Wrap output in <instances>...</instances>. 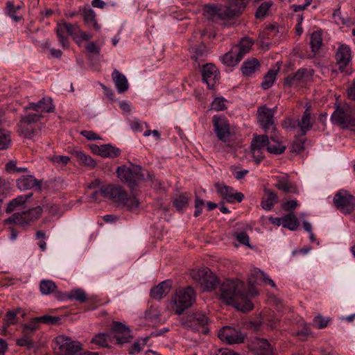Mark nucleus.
<instances>
[{"label":"nucleus","instance_id":"obj_12","mask_svg":"<svg viewBox=\"0 0 355 355\" xmlns=\"http://www.w3.org/2000/svg\"><path fill=\"white\" fill-rule=\"evenodd\" d=\"M277 112V107L269 108L266 105H262L257 109V121L260 127L265 131L272 129L276 130L275 125V114Z\"/></svg>","mask_w":355,"mask_h":355},{"label":"nucleus","instance_id":"obj_61","mask_svg":"<svg viewBox=\"0 0 355 355\" xmlns=\"http://www.w3.org/2000/svg\"><path fill=\"white\" fill-rule=\"evenodd\" d=\"M329 320L323 318L321 315H316L313 319L314 324L318 329H323L328 324Z\"/></svg>","mask_w":355,"mask_h":355},{"label":"nucleus","instance_id":"obj_39","mask_svg":"<svg viewBox=\"0 0 355 355\" xmlns=\"http://www.w3.org/2000/svg\"><path fill=\"white\" fill-rule=\"evenodd\" d=\"M57 286L54 282L49 279H42L40 283V291L44 295L56 293Z\"/></svg>","mask_w":355,"mask_h":355},{"label":"nucleus","instance_id":"obj_44","mask_svg":"<svg viewBox=\"0 0 355 355\" xmlns=\"http://www.w3.org/2000/svg\"><path fill=\"white\" fill-rule=\"evenodd\" d=\"M277 74V70L270 69L263 77L261 87L265 90L270 88L276 80Z\"/></svg>","mask_w":355,"mask_h":355},{"label":"nucleus","instance_id":"obj_24","mask_svg":"<svg viewBox=\"0 0 355 355\" xmlns=\"http://www.w3.org/2000/svg\"><path fill=\"white\" fill-rule=\"evenodd\" d=\"M286 150V146L282 144L276 130H272V134L268 138L267 150L270 153L280 155Z\"/></svg>","mask_w":355,"mask_h":355},{"label":"nucleus","instance_id":"obj_60","mask_svg":"<svg viewBox=\"0 0 355 355\" xmlns=\"http://www.w3.org/2000/svg\"><path fill=\"white\" fill-rule=\"evenodd\" d=\"M160 314L159 311L155 309H150L147 310L145 313V318L157 321L159 320Z\"/></svg>","mask_w":355,"mask_h":355},{"label":"nucleus","instance_id":"obj_6","mask_svg":"<svg viewBox=\"0 0 355 355\" xmlns=\"http://www.w3.org/2000/svg\"><path fill=\"white\" fill-rule=\"evenodd\" d=\"M208 320V318L205 314L197 312L183 317L182 324L187 329L207 334L209 333Z\"/></svg>","mask_w":355,"mask_h":355},{"label":"nucleus","instance_id":"obj_45","mask_svg":"<svg viewBox=\"0 0 355 355\" xmlns=\"http://www.w3.org/2000/svg\"><path fill=\"white\" fill-rule=\"evenodd\" d=\"M272 5L273 3L272 1H267L263 2L256 10L255 17L257 19L265 18L268 15L269 10Z\"/></svg>","mask_w":355,"mask_h":355},{"label":"nucleus","instance_id":"obj_16","mask_svg":"<svg viewBox=\"0 0 355 355\" xmlns=\"http://www.w3.org/2000/svg\"><path fill=\"white\" fill-rule=\"evenodd\" d=\"M225 8V6L207 5L203 9V14L208 19L218 23L220 20L230 19Z\"/></svg>","mask_w":355,"mask_h":355},{"label":"nucleus","instance_id":"obj_35","mask_svg":"<svg viewBox=\"0 0 355 355\" xmlns=\"http://www.w3.org/2000/svg\"><path fill=\"white\" fill-rule=\"evenodd\" d=\"M277 201V195L272 191L266 190V196L262 198L261 202V206L264 210L270 211Z\"/></svg>","mask_w":355,"mask_h":355},{"label":"nucleus","instance_id":"obj_29","mask_svg":"<svg viewBox=\"0 0 355 355\" xmlns=\"http://www.w3.org/2000/svg\"><path fill=\"white\" fill-rule=\"evenodd\" d=\"M112 78L119 93H124L128 89L129 85L126 77L118 70L113 71Z\"/></svg>","mask_w":355,"mask_h":355},{"label":"nucleus","instance_id":"obj_59","mask_svg":"<svg viewBox=\"0 0 355 355\" xmlns=\"http://www.w3.org/2000/svg\"><path fill=\"white\" fill-rule=\"evenodd\" d=\"M17 344L20 347H25L28 349L32 348L33 345L32 340L28 336V335H25V336L17 339Z\"/></svg>","mask_w":355,"mask_h":355},{"label":"nucleus","instance_id":"obj_33","mask_svg":"<svg viewBox=\"0 0 355 355\" xmlns=\"http://www.w3.org/2000/svg\"><path fill=\"white\" fill-rule=\"evenodd\" d=\"M259 62L257 58H251L243 62L241 67L242 73L245 76H250L259 69Z\"/></svg>","mask_w":355,"mask_h":355},{"label":"nucleus","instance_id":"obj_9","mask_svg":"<svg viewBox=\"0 0 355 355\" xmlns=\"http://www.w3.org/2000/svg\"><path fill=\"white\" fill-rule=\"evenodd\" d=\"M214 130L219 141L226 147L232 148L233 143L230 140L231 133L227 120L222 116L214 115L213 117Z\"/></svg>","mask_w":355,"mask_h":355},{"label":"nucleus","instance_id":"obj_5","mask_svg":"<svg viewBox=\"0 0 355 355\" xmlns=\"http://www.w3.org/2000/svg\"><path fill=\"white\" fill-rule=\"evenodd\" d=\"M331 121L342 128H348L355 125V114L349 105H338L331 116Z\"/></svg>","mask_w":355,"mask_h":355},{"label":"nucleus","instance_id":"obj_13","mask_svg":"<svg viewBox=\"0 0 355 355\" xmlns=\"http://www.w3.org/2000/svg\"><path fill=\"white\" fill-rule=\"evenodd\" d=\"M334 203L341 212L349 214L355 209V196L345 190H340L335 195Z\"/></svg>","mask_w":355,"mask_h":355},{"label":"nucleus","instance_id":"obj_52","mask_svg":"<svg viewBox=\"0 0 355 355\" xmlns=\"http://www.w3.org/2000/svg\"><path fill=\"white\" fill-rule=\"evenodd\" d=\"M10 135L8 131L0 129V150L6 149L10 145Z\"/></svg>","mask_w":355,"mask_h":355},{"label":"nucleus","instance_id":"obj_58","mask_svg":"<svg viewBox=\"0 0 355 355\" xmlns=\"http://www.w3.org/2000/svg\"><path fill=\"white\" fill-rule=\"evenodd\" d=\"M230 171H231L233 176L236 180L243 179L249 173V171L246 170V169L238 170V167H236L235 166H231Z\"/></svg>","mask_w":355,"mask_h":355},{"label":"nucleus","instance_id":"obj_3","mask_svg":"<svg viewBox=\"0 0 355 355\" xmlns=\"http://www.w3.org/2000/svg\"><path fill=\"white\" fill-rule=\"evenodd\" d=\"M116 172L117 177L130 187H133L139 181L150 179V173L138 165L120 166Z\"/></svg>","mask_w":355,"mask_h":355},{"label":"nucleus","instance_id":"obj_57","mask_svg":"<svg viewBox=\"0 0 355 355\" xmlns=\"http://www.w3.org/2000/svg\"><path fill=\"white\" fill-rule=\"evenodd\" d=\"M225 100L222 97L216 98L211 103V109L216 111H221L226 109Z\"/></svg>","mask_w":355,"mask_h":355},{"label":"nucleus","instance_id":"obj_64","mask_svg":"<svg viewBox=\"0 0 355 355\" xmlns=\"http://www.w3.org/2000/svg\"><path fill=\"white\" fill-rule=\"evenodd\" d=\"M297 206V201L296 200H287L282 205V209L286 211H291L294 210Z\"/></svg>","mask_w":355,"mask_h":355},{"label":"nucleus","instance_id":"obj_55","mask_svg":"<svg viewBox=\"0 0 355 355\" xmlns=\"http://www.w3.org/2000/svg\"><path fill=\"white\" fill-rule=\"evenodd\" d=\"M20 309L16 311H8L5 315L4 321L6 322V327H8L11 324H15L18 322L17 314Z\"/></svg>","mask_w":355,"mask_h":355},{"label":"nucleus","instance_id":"obj_38","mask_svg":"<svg viewBox=\"0 0 355 355\" xmlns=\"http://www.w3.org/2000/svg\"><path fill=\"white\" fill-rule=\"evenodd\" d=\"M298 126L300 128V132L302 135L311 128L312 123H311V112L309 108H306L300 121L298 122Z\"/></svg>","mask_w":355,"mask_h":355},{"label":"nucleus","instance_id":"obj_34","mask_svg":"<svg viewBox=\"0 0 355 355\" xmlns=\"http://www.w3.org/2000/svg\"><path fill=\"white\" fill-rule=\"evenodd\" d=\"M236 50V49L232 47L230 51L223 55L220 58L222 62L229 67L236 65L242 58Z\"/></svg>","mask_w":355,"mask_h":355},{"label":"nucleus","instance_id":"obj_23","mask_svg":"<svg viewBox=\"0 0 355 355\" xmlns=\"http://www.w3.org/2000/svg\"><path fill=\"white\" fill-rule=\"evenodd\" d=\"M81 14L87 26L92 27L97 31H100L101 26L97 22L96 15L89 6H85L81 10Z\"/></svg>","mask_w":355,"mask_h":355},{"label":"nucleus","instance_id":"obj_31","mask_svg":"<svg viewBox=\"0 0 355 355\" xmlns=\"http://www.w3.org/2000/svg\"><path fill=\"white\" fill-rule=\"evenodd\" d=\"M277 220H281V223H278V225H281L283 227L291 231L297 230L300 225L296 216L293 213H289L282 218H278Z\"/></svg>","mask_w":355,"mask_h":355},{"label":"nucleus","instance_id":"obj_26","mask_svg":"<svg viewBox=\"0 0 355 355\" xmlns=\"http://www.w3.org/2000/svg\"><path fill=\"white\" fill-rule=\"evenodd\" d=\"M17 187L21 191L31 189L40 186V182L33 175H22L17 180Z\"/></svg>","mask_w":355,"mask_h":355},{"label":"nucleus","instance_id":"obj_15","mask_svg":"<svg viewBox=\"0 0 355 355\" xmlns=\"http://www.w3.org/2000/svg\"><path fill=\"white\" fill-rule=\"evenodd\" d=\"M110 334L117 344L128 343L131 338L129 329L120 322H113Z\"/></svg>","mask_w":355,"mask_h":355},{"label":"nucleus","instance_id":"obj_54","mask_svg":"<svg viewBox=\"0 0 355 355\" xmlns=\"http://www.w3.org/2000/svg\"><path fill=\"white\" fill-rule=\"evenodd\" d=\"M40 321L37 320V318H35L23 326V333L25 335L35 331L39 327Z\"/></svg>","mask_w":355,"mask_h":355},{"label":"nucleus","instance_id":"obj_20","mask_svg":"<svg viewBox=\"0 0 355 355\" xmlns=\"http://www.w3.org/2000/svg\"><path fill=\"white\" fill-rule=\"evenodd\" d=\"M311 76L306 69H300L295 74L288 76L285 78V84L289 87H297L302 85Z\"/></svg>","mask_w":355,"mask_h":355},{"label":"nucleus","instance_id":"obj_25","mask_svg":"<svg viewBox=\"0 0 355 355\" xmlns=\"http://www.w3.org/2000/svg\"><path fill=\"white\" fill-rule=\"evenodd\" d=\"M26 109L33 110L37 112H51L54 110V106L53 105L52 100L51 98H43L36 103H30L28 106L26 107Z\"/></svg>","mask_w":355,"mask_h":355},{"label":"nucleus","instance_id":"obj_17","mask_svg":"<svg viewBox=\"0 0 355 355\" xmlns=\"http://www.w3.org/2000/svg\"><path fill=\"white\" fill-rule=\"evenodd\" d=\"M250 347L255 355H275L271 345L265 338H252L250 343Z\"/></svg>","mask_w":355,"mask_h":355},{"label":"nucleus","instance_id":"obj_56","mask_svg":"<svg viewBox=\"0 0 355 355\" xmlns=\"http://www.w3.org/2000/svg\"><path fill=\"white\" fill-rule=\"evenodd\" d=\"M236 239L242 245H246L251 248L250 245V238L248 234L245 232H236L234 234Z\"/></svg>","mask_w":355,"mask_h":355},{"label":"nucleus","instance_id":"obj_49","mask_svg":"<svg viewBox=\"0 0 355 355\" xmlns=\"http://www.w3.org/2000/svg\"><path fill=\"white\" fill-rule=\"evenodd\" d=\"M63 28L67 31V34L71 36L75 40L78 33H80V27L76 24H70L65 21L59 22Z\"/></svg>","mask_w":355,"mask_h":355},{"label":"nucleus","instance_id":"obj_2","mask_svg":"<svg viewBox=\"0 0 355 355\" xmlns=\"http://www.w3.org/2000/svg\"><path fill=\"white\" fill-rule=\"evenodd\" d=\"M101 193L103 197L112 200L118 206L128 210H132L139 205V200L135 196L128 195L121 186L109 184L102 187Z\"/></svg>","mask_w":355,"mask_h":355},{"label":"nucleus","instance_id":"obj_22","mask_svg":"<svg viewBox=\"0 0 355 355\" xmlns=\"http://www.w3.org/2000/svg\"><path fill=\"white\" fill-rule=\"evenodd\" d=\"M172 287L171 280H165L157 286L153 287L150 290V297L155 300H161L169 293Z\"/></svg>","mask_w":355,"mask_h":355},{"label":"nucleus","instance_id":"obj_8","mask_svg":"<svg viewBox=\"0 0 355 355\" xmlns=\"http://www.w3.org/2000/svg\"><path fill=\"white\" fill-rule=\"evenodd\" d=\"M41 118L42 115L39 114H29L23 116L18 124L20 134L26 138H33L38 132L37 122Z\"/></svg>","mask_w":355,"mask_h":355},{"label":"nucleus","instance_id":"obj_63","mask_svg":"<svg viewBox=\"0 0 355 355\" xmlns=\"http://www.w3.org/2000/svg\"><path fill=\"white\" fill-rule=\"evenodd\" d=\"M334 18L335 19V21L340 24H343L346 26H349L352 23V21L348 17H342L340 16V12L338 10L334 14Z\"/></svg>","mask_w":355,"mask_h":355},{"label":"nucleus","instance_id":"obj_42","mask_svg":"<svg viewBox=\"0 0 355 355\" xmlns=\"http://www.w3.org/2000/svg\"><path fill=\"white\" fill-rule=\"evenodd\" d=\"M310 44L313 52L319 51L322 44V34L320 31L313 32L311 35Z\"/></svg>","mask_w":355,"mask_h":355},{"label":"nucleus","instance_id":"obj_10","mask_svg":"<svg viewBox=\"0 0 355 355\" xmlns=\"http://www.w3.org/2000/svg\"><path fill=\"white\" fill-rule=\"evenodd\" d=\"M191 275L196 282L201 285L204 291L214 290L218 284L217 278L208 268L193 270Z\"/></svg>","mask_w":355,"mask_h":355},{"label":"nucleus","instance_id":"obj_47","mask_svg":"<svg viewBox=\"0 0 355 355\" xmlns=\"http://www.w3.org/2000/svg\"><path fill=\"white\" fill-rule=\"evenodd\" d=\"M194 54L192 55V59L194 60L198 65L200 66V62L205 60V58L208 54L207 48L205 46H200L194 49Z\"/></svg>","mask_w":355,"mask_h":355},{"label":"nucleus","instance_id":"obj_19","mask_svg":"<svg viewBox=\"0 0 355 355\" xmlns=\"http://www.w3.org/2000/svg\"><path fill=\"white\" fill-rule=\"evenodd\" d=\"M352 55L350 48L345 44L340 45L336 53V63L339 69L343 71L351 62Z\"/></svg>","mask_w":355,"mask_h":355},{"label":"nucleus","instance_id":"obj_21","mask_svg":"<svg viewBox=\"0 0 355 355\" xmlns=\"http://www.w3.org/2000/svg\"><path fill=\"white\" fill-rule=\"evenodd\" d=\"M218 71L215 65L206 64L202 69L203 81L206 83L209 88L214 86L218 78Z\"/></svg>","mask_w":355,"mask_h":355},{"label":"nucleus","instance_id":"obj_7","mask_svg":"<svg viewBox=\"0 0 355 355\" xmlns=\"http://www.w3.org/2000/svg\"><path fill=\"white\" fill-rule=\"evenodd\" d=\"M53 348L57 355H73L81 349V345L69 337L60 335L55 338Z\"/></svg>","mask_w":355,"mask_h":355},{"label":"nucleus","instance_id":"obj_28","mask_svg":"<svg viewBox=\"0 0 355 355\" xmlns=\"http://www.w3.org/2000/svg\"><path fill=\"white\" fill-rule=\"evenodd\" d=\"M248 0H230V6H225L230 18L239 15L245 8Z\"/></svg>","mask_w":355,"mask_h":355},{"label":"nucleus","instance_id":"obj_40","mask_svg":"<svg viewBox=\"0 0 355 355\" xmlns=\"http://www.w3.org/2000/svg\"><path fill=\"white\" fill-rule=\"evenodd\" d=\"M73 154L76 156L78 162L80 164H83L91 168H93L96 166V162L94 159L92 158L89 155L84 153L82 150H74L73 151Z\"/></svg>","mask_w":355,"mask_h":355},{"label":"nucleus","instance_id":"obj_50","mask_svg":"<svg viewBox=\"0 0 355 355\" xmlns=\"http://www.w3.org/2000/svg\"><path fill=\"white\" fill-rule=\"evenodd\" d=\"M189 201L188 194L187 193L180 194L173 201L175 207L180 211L187 206Z\"/></svg>","mask_w":355,"mask_h":355},{"label":"nucleus","instance_id":"obj_32","mask_svg":"<svg viewBox=\"0 0 355 355\" xmlns=\"http://www.w3.org/2000/svg\"><path fill=\"white\" fill-rule=\"evenodd\" d=\"M32 193L26 195H20L18 196L17 198L12 199L8 202L7 207L6 209V212L7 214L11 213L13 211H15L17 208L23 206L28 201V200L32 197Z\"/></svg>","mask_w":355,"mask_h":355},{"label":"nucleus","instance_id":"obj_53","mask_svg":"<svg viewBox=\"0 0 355 355\" xmlns=\"http://www.w3.org/2000/svg\"><path fill=\"white\" fill-rule=\"evenodd\" d=\"M19 8V6H15L11 1L6 3V13L15 21H19L21 19V17L17 15V12Z\"/></svg>","mask_w":355,"mask_h":355},{"label":"nucleus","instance_id":"obj_18","mask_svg":"<svg viewBox=\"0 0 355 355\" xmlns=\"http://www.w3.org/2000/svg\"><path fill=\"white\" fill-rule=\"evenodd\" d=\"M216 187L218 193L230 203L241 202L244 199V195L241 192H237L232 187L216 184Z\"/></svg>","mask_w":355,"mask_h":355},{"label":"nucleus","instance_id":"obj_41","mask_svg":"<svg viewBox=\"0 0 355 355\" xmlns=\"http://www.w3.org/2000/svg\"><path fill=\"white\" fill-rule=\"evenodd\" d=\"M113 339V337L111 336V334H105V333H100L97 335H96L92 338V343H94L100 347H109V342H112Z\"/></svg>","mask_w":355,"mask_h":355},{"label":"nucleus","instance_id":"obj_11","mask_svg":"<svg viewBox=\"0 0 355 355\" xmlns=\"http://www.w3.org/2000/svg\"><path fill=\"white\" fill-rule=\"evenodd\" d=\"M42 212V208L40 207H36L21 213H15L10 217L5 220V223L17 225H28L38 219Z\"/></svg>","mask_w":355,"mask_h":355},{"label":"nucleus","instance_id":"obj_43","mask_svg":"<svg viewBox=\"0 0 355 355\" xmlns=\"http://www.w3.org/2000/svg\"><path fill=\"white\" fill-rule=\"evenodd\" d=\"M57 37L63 49H67L69 46V42L67 37V33L58 22L55 28Z\"/></svg>","mask_w":355,"mask_h":355},{"label":"nucleus","instance_id":"obj_37","mask_svg":"<svg viewBox=\"0 0 355 355\" xmlns=\"http://www.w3.org/2000/svg\"><path fill=\"white\" fill-rule=\"evenodd\" d=\"M268 138L267 135H258L253 139L251 146L254 154L256 151H260L263 149L267 150Z\"/></svg>","mask_w":355,"mask_h":355},{"label":"nucleus","instance_id":"obj_48","mask_svg":"<svg viewBox=\"0 0 355 355\" xmlns=\"http://www.w3.org/2000/svg\"><path fill=\"white\" fill-rule=\"evenodd\" d=\"M265 274L266 273L261 271L260 269L254 268L251 272V277L249 278L248 283L250 285V288L248 291H250L252 288H254L257 292V291L254 287V284L257 283V280L262 279Z\"/></svg>","mask_w":355,"mask_h":355},{"label":"nucleus","instance_id":"obj_1","mask_svg":"<svg viewBox=\"0 0 355 355\" xmlns=\"http://www.w3.org/2000/svg\"><path fill=\"white\" fill-rule=\"evenodd\" d=\"M242 282L227 279L220 288V297L227 304H232L243 311H249L253 309L251 298L258 295V292L254 288L250 291H242Z\"/></svg>","mask_w":355,"mask_h":355},{"label":"nucleus","instance_id":"obj_14","mask_svg":"<svg viewBox=\"0 0 355 355\" xmlns=\"http://www.w3.org/2000/svg\"><path fill=\"white\" fill-rule=\"evenodd\" d=\"M218 337L221 340L231 345L242 343L245 338V336L240 331L230 327L221 329L218 332Z\"/></svg>","mask_w":355,"mask_h":355},{"label":"nucleus","instance_id":"obj_51","mask_svg":"<svg viewBox=\"0 0 355 355\" xmlns=\"http://www.w3.org/2000/svg\"><path fill=\"white\" fill-rule=\"evenodd\" d=\"M51 160L55 167L62 168L69 164L70 158L68 156L54 155Z\"/></svg>","mask_w":355,"mask_h":355},{"label":"nucleus","instance_id":"obj_4","mask_svg":"<svg viewBox=\"0 0 355 355\" xmlns=\"http://www.w3.org/2000/svg\"><path fill=\"white\" fill-rule=\"evenodd\" d=\"M196 293L189 286L180 288L171 298L172 309L177 315H181L186 309L191 307L196 301Z\"/></svg>","mask_w":355,"mask_h":355},{"label":"nucleus","instance_id":"obj_27","mask_svg":"<svg viewBox=\"0 0 355 355\" xmlns=\"http://www.w3.org/2000/svg\"><path fill=\"white\" fill-rule=\"evenodd\" d=\"M93 150L103 157L114 158L118 157L121 153V150L119 148L110 144H105L101 146H95Z\"/></svg>","mask_w":355,"mask_h":355},{"label":"nucleus","instance_id":"obj_30","mask_svg":"<svg viewBox=\"0 0 355 355\" xmlns=\"http://www.w3.org/2000/svg\"><path fill=\"white\" fill-rule=\"evenodd\" d=\"M275 187L285 193H297V187L289 180L287 176L277 177Z\"/></svg>","mask_w":355,"mask_h":355},{"label":"nucleus","instance_id":"obj_46","mask_svg":"<svg viewBox=\"0 0 355 355\" xmlns=\"http://www.w3.org/2000/svg\"><path fill=\"white\" fill-rule=\"evenodd\" d=\"M67 298L74 300L80 302H85L87 300V295L85 291L80 288L71 290L67 295Z\"/></svg>","mask_w":355,"mask_h":355},{"label":"nucleus","instance_id":"obj_62","mask_svg":"<svg viewBox=\"0 0 355 355\" xmlns=\"http://www.w3.org/2000/svg\"><path fill=\"white\" fill-rule=\"evenodd\" d=\"M93 37L92 35L89 34L86 32H84L80 29V33H78V35L76 37L74 41L80 44L83 41H88Z\"/></svg>","mask_w":355,"mask_h":355},{"label":"nucleus","instance_id":"obj_36","mask_svg":"<svg viewBox=\"0 0 355 355\" xmlns=\"http://www.w3.org/2000/svg\"><path fill=\"white\" fill-rule=\"evenodd\" d=\"M252 45L253 41L252 39L249 37H244L240 40L237 45L233 47L236 49V52L243 59L244 55L249 52Z\"/></svg>","mask_w":355,"mask_h":355}]
</instances>
